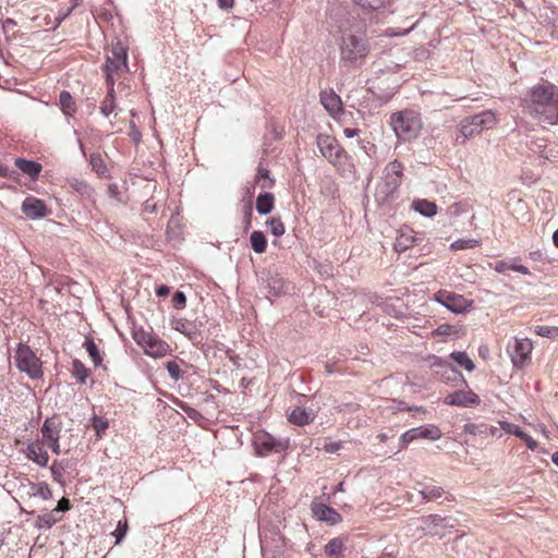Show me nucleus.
<instances>
[{"mask_svg": "<svg viewBox=\"0 0 558 558\" xmlns=\"http://www.w3.org/2000/svg\"><path fill=\"white\" fill-rule=\"evenodd\" d=\"M526 111L539 122L558 124V89L553 84L535 86L526 100Z\"/></svg>", "mask_w": 558, "mask_h": 558, "instance_id": "1", "label": "nucleus"}, {"mask_svg": "<svg viewBox=\"0 0 558 558\" xmlns=\"http://www.w3.org/2000/svg\"><path fill=\"white\" fill-rule=\"evenodd\" d=\"M340 62L345 68L361 66L369 53V44L362 33L345 32L339 41Z\"/></svg>", "mask_w": 558, "mask_h": 558, "instance_id": "2", "label": "nucleus"}, {"mask_svg": "<svg viewBox=\"0 0 558 558\" xmlns=\"http://www.w3.org/2000/svg\"><path fill=\"white\" fill-rule=\"evenodd\" d=\"M403 167L398 160L389 162L384 177L376 186L375 197L378 203H386L398 190L402 180Z\"/></svg>", "mask_w": 558, "mask_h": 558, "instance_id": "3", "label": "nucleus"}, {"mask_svg": "<svg viewBox=\"0 0 558 558\" xmlns=\"http://www.w3.org/2000/svg\"><path fill=\"white\" fill-rule=\"evenodd\" d=\"M396 135L403 141L416 138L422 130L420 116L414 111L396 112L390 118Z\"/></svg>", "mask_w": 558, "mask_h": 558, "instance_id": "4", "label": "nucleus"}, {"mask_svg": "<svg viewBox=\"0 0 558 558\" xmlns=\"http://www.w3.org/2000/svg\"><path fill=\"white\" fill-rule=\"evenodd\" d=\"M444 519L436 514L410 519L405 526V535L420 539L426 535H439L444 527Z\"/></svg>", "mask_w": 558, "mask_h": 558, "instance_id": "5", "label": "nucleus"}, {"mask_svg": "<svg viewBox=\"0 0 558 558\" xmlns=\"http://www.w3.org/2000/svg\"><path fill=\"white\" fill-rule=\"evenodd\" d=\"M496 124V114L492 110H485L463 119L459 124V131L464 138H470L484 130L493 129Z\"/></svg>", "mask_w": 558, "mask_h": 558, "instance_id": "6", "label": "nucleus"}, {"mask_svg": "<svg viewBox=\"0 0 558 558\" xmlns=\"http://www.w3.org/2000/svg\"><path fill=\"white\" fill-rule=\"evenodd\" d=\"M134 341L144 350L145 354L161 359L166 356L170 350L169 344L157 336L145 331L143 328L133 330Z\"/></svg>", "mask_w": 558, "mask_h": 558, "instance_id": "7", "label": "nucleus"}, {"mask_svg": "<svg viewBox=\"0 0 558 558\" xmlns=\"http://www.w3.org/2000/svg\"><path fill=\"white\" fill-rule=\"evenodd\" d=\"M128 69L126 48L119 40L112 43L111 48L107 53L106 60L107 82L114 83V75L119 76L120 74L126 72Z\"/></svg>", "mask_w": 558, "mask_h": 558, "instance_id": "8", "label": "nucleus"}, {"mask_svg": "<svg viewBox=\"0 0 558 558\" xmlns=\"http://www.w3.org/2000/svg\"><path fill=\"white\" fill-rule=\"evenodd\" d=\"M15 362L17 368L31 378L36 379L43 376L41 362L28 345L20 344L17 347Z\"/></svg>", "mask_w": 558, "mask_h": 558, "instance_id": "9", "label": "nucleus"}, {"mask_svg": "<svg viewBox=\"0 0 558 558\" xmlns=\"http://www.w3.org/2000/svg\"><path fill=\"white\" fill-rule=\"evenodd\" d=\"M316 143L322 155L333 166L342 168L345 165L348 156L335 137L320 134Z\"/></svg>", "mask_w": 558, "mask_h": 558, "instance_id": "10", "label": "nucleus"}, {"mask_svg": "<svg viewBox=\"0 0 558 558\" xmlns=\"http://www.w3.org/2000/svg\"><path fill=\"white\" fill-rule=\"evenodd\" d=\"M288 444V439L278 440L268 433H256L254 436V446L258 456L281 452L287 449Z\"/></svg>", "mask_w": 558, "mask_h": 558, "instance_id": "11", "label": "nucleus"}, {"mask_svg": "<svg viewBox=\"0 0 558 558\" xmlns=\"http://www.w3.org/2000/svg\"><path fill=\"white\" fill-rule=\"evenodd\" d=\"M435 300L456 314L469 311L473 304L472 301L465 299L463 295L444 290L435 294Z\"/></svg>", "mask_w": 558, "mask_h": 558, "instance_id": "12", "label": "nucleus"}, {"mask_svg": "<svg viewBox=\"0 0 558 558\" xmlns=\"http://www.w3.org/2000/svg\"><path fill=\"white\" fill-rule=\"evenodd\" d=\"M533 350V343L529 338H514L510 356L515 367H523Z\"/></svg>", "mask_w": 558, "mask_h": 558, "instance_id": "13", "label": "nucleus"}, {"mask_svg": "<svg viewBox=\"0 0 558 558\" xmlns=\"http://www.w3.org/2000/svg\"><path fill=\"white\" fill-rule=\"evenodd\" d=\"M441 430L435 425L415 427L407 430L401 436V441L407 445L415 439L424 438L429 440H438L441 437Z\"/></svg>", "mask_w": 558, "mask_h": 558, "instance_id": "14", "label": "nucleus"}, {"mask_svg": "<svg viewBox=\"0 0 558 558\" xmlns=\"http://www.w3.org/2000/svg\"><path fill=\"white\" fill-rule=\"evenodd\" d=\"M312 514L313 517L318 520L326 522L330 525H336L341 522L342 518L341 515L331 507L318 502L313 501L311 506Z\"/></svg>", "mask_w": 558, "mask_h": 558, "instance_id": "15", "label": "nucleus"}, {"mask_svg": "<svg viewBox=\"0 0 558 558\" xmlns=\"http://www.w3.org/2000/svg\"><path fill=\"white\" fill-rule=\"evenodd\" d=\"M444 401L449 405L470 407L473 404H478L480 398L471 390H459L449 393Z\"/></svg>", "mask_w": 558, "mask_h": 558, "instance_id": "16", "label": "nucleus"}, {"mask_svg": "<svg viewBox=\"0 0 558 558\" xmlns=\"http://www.w3.org/2000/svg\"><path fill=\"white\" fill-rule=\"evenodd\" d=\"M23 214L29 219L41 218L47 215V208L44 201L36 197H26L22 204Z\"/></svg>", "mask_w": 558, "mask_h": 558, "instance_id": "17", "label": "nucleus"}, {"mask_svg": "<svg viewBox=\"0 0 558 558\" xmlns=\"http://www.w3.org/2000/svg\"><path fill=\"white\" fill-rule=\"evenodd\" d=\"M320 102L330 116L336 117L342 111L341 98L333 90L320 93Z\"/></svg>", "mask_w": 558, "mask_h": 558, "instance_id": "18", "label": "nucleus"}, {"mask_svg": "<svg viewBox=\"0 0 558 558\" xmlns=\"http://www.w3.org/2000/svg\"><path fill=\"white\" fill-rule=\"evenodd\" d=\"M43 445L60 439V424L53 417L46 418L41 426Z\"/></svg>", "mask_w": 558, "mask_h": 558, "instance_id": "19", "label": "nucleus"}, {"mask_svg": "<svg viewBox=\"0 0 558 558\" xmlns=\"http://www.w3.org/2000/svg\"><path fill=\"white\" fill-rule=\"evenodd\" d=\"M45 445L33 442L27 446V458L39 466H47L49 456L44 448Z\"/></svg>", "mask_w": 558, "mask_h": 558, "instance_id": "20", "label": "nucleus"}, {"mask_svg": "<svg viewBox=\"0 0 558 558\" xmlns=\"http://www.w3.org/2000/svg\"><path fill=\"white\" fill-rule=\"evenodd\" d=\"M316 417V411L313 409L295 408L289 414V422L299 426L308 424Z\"/></svg>", "mask_w": 558, "mask_h": 558, "instance_id": "21", "label": "nucleus"}, {"mask_svg": "<svg viewBox=\"0 0 558 558\" xmlns=\"http://www.w3.org/2000/svg\"><path fill=\"white\" fill-rule=\"evenodd\" d=\"M171 326L174 330L183 333L190 340L195 341L197 339V329L196 326L184 318H173L171 320Z\"/></svg>", "mask_w": 558, "mask_h": 558, "instance_id": "22", "label": "nucleus"}, {"mask_svg": "<svg viewBox=\"0 0 558 558\" xmlns=\"http://www.w3.org/2000/svg\"><path fill=\"white\" fill-rule=\"evenodd\" d=\"M15 166L25 174L35 179L38 177L41 171V166L35 161L27 160L24 158L15 159Z\"/></svg>", "mask_w": 558, "mask_h": 558, "instance_id": "23", "label": "nucleus"}, {"mask_svg": "<svg viewBox=\"0 0 558 558\" xmlns=\"http://www.w3.org/2000/svg\"><path fill=\"white\" fill-rule=\"evenodd\" d=\"M107 84H108V87H109L108 88V94L105 97V99L102 100L101 106H100V112L104 116H106V117L111 114L116 110V108H117L114 96H113L114 83L113 82H107Z\"/></svg>", "mask_w": 558, "mask_h": 558, "instance_id": "24", "label": "nucleus"}, {"mask_svg": "<svg viewBox=\"0 0 558 558\" xmlns=\"http://www.w3.org/2000/svg\"><path fill=\"white\" fill-rule=\"evenodd\" d=\"M415 211L426 217H433L437 214V206L435 203L427 199H416L412 203Z\"/></svg>", "mask_w": 558, "mask_h": 558, "instance_id": "25", "label": "nucleus"}, {"mask_svg": "<svg viewBox=\"0 0 558 558\" xmlns=\"http://www.w3.org/2000/svg\"><path fill=\"white\" fill-rule=\"evenodd\" d=\"M275 197L271 193L260 194L256 199V210L260 215H267L274 209Z\"/></svg>", "mask_w": 558, "mask_h": 558, "instance_id": "26", "label": "nucleus"}, {"mask_svg": "<svg viewBox=\"0 0 558 558\" xmlns=\"http://www.w3.org/2000/svg\"><path fill=\"white\" fill-rule=\"evenodd\" d=\"M450 356L458 365L464 367L466 371L472 372L475 369L474 362L465 352L454 351L450 354Z\"/></svg>", "mask_w": 558, "mask_h": 558, "instance_id": "27", "label": "nucleus"}, {"mask_svg": "<svg viewBox=\"0 0 558 558\" xmlns=\"http://www.w3.org/2000/svg\"><path fill=\"white\" fill-rule=\"evenodd\" d=\"M250 241L252 244L253 250L260 254L266 251L267 241L262 231H253L250 236Z\"/></svg>", "mask_w": 558, "mask_h": 558, "instance_id": "28", "label": "nucleus"}, {"mask_svg": "<svg viewBox=\"0 0 558 558\" xmlns=\"http://www.w3.org/2000/svg\"><path fill=\"white\" fill-rule=\"evenodd\" d=\"M343 551V541L341 538H333L328 542L325 546V553L327 556L338 558Z\"/></svg>", "mask_w": 558, "mask_h": 558, "instance_id": "29", "label": "nucleus"}, {"mask_svg": "<svg viewBox=\"0 0 558 558\" xmlns=\"http://www.w3.org/2000/svg\"><path fill=\"white\" fill-rule=\"evenodd\" d=\"M267 288L272 295H279L284 291V280L282 277L275 275L267 279Z\"/></svg>", "mask_w": 558, "mask_h": 558, "instance_id": "30", "label": "nucleus"}, {"mask_svg": "<svg viewBox=\"0 0 558 558\" xmlns=\"http://www.w3.org/2000/svg\"><path fill=\"white\" fill-rule=\"evenodd\" d=\"M59 102L65 114L71 116L75 112V104L69 92H62L60 94Z\"/></svg>", "mask_w": 558, "mask_h": 558, "instance_id": "31", "label": "nucleus"}, {"mask_svg": "<svg viewBox=\"0 0 558 558\" xmlns=\"http://www.w3.org/2000/svg\"><path fill=\"white\" fill-rule=\"evenodd\" d=\"M460 331H461V328L459 326L442 324V325L438 326V328H436L433 331V335L441 336V337H449V336L458 337L460 335Z\"/></svg>", "mask_w": 558, "mask_h": 558, "instance_id": "32", "label": "nucleus"}, {"mask_svg": "<svg viewBox=\"0 0 558 558\" xmlns=\"http://www.w3.org/2000/svg\"><path fill=\"white\" fill-rule=\"evenodd\" d=\"M72 374L73 376L80 381V384H85L87 377H88V371L85 367V365L78 361L75 360L72 363Z\"/></svg>", "mask_w": 558, "mask_h": 558, "instance_id": "33", "label": "nucleus"}, {"mask_svg": "<svg viewBox=\"0 0 558 558\" xmlns=\"http://www.w3.org/2000/svg\"><path fill=\"white\" fill-rule=\"evenodd\" d=\"M481 241L477 239H459L451 243V250L460 251V250H470L478 246Z\"/></svg>", "mask_w": 558, "mask_h": 558, "instance_id": "34", "label": "nucleus"}, {"mask_svg": "<svg viewBox=\"0 0 558 558\" xmlns=\"http://www.w3.org/2000/svg\"><path fill=\"white\" fill-rule=\"evenodd\" d=\"M256 183L262 189H271L274 185V180L269 178V172L266 169L258 168V172L256 175Z\"/></svg>", "mask_w": 558, "mask_h": 558, "instance_id": "35", "label": "nucleus"}, {"mask_svg": "<svg viewBox=\"0 0 558 558\" xmlns=\"http://www.w3.org/2000/svg\"><path fill=\"white\" fill-rule=\"evenodd\" d=\"M166 368L170 375V377L178 381L184 377V372L182 371L180 364L175 361L167 362Z\"/></svg>", "mask_w": 558, "mask_h": 558, "instance_id": "36", "label": "nucleus"}, {"mask_svg": "<svg viewBox=\"0 0 558 558\" xmlns=\"http://www.w3.org/2000/svg\"><path fill=\"white\" fill-rule=\"evenodd\" d=\"M86 351L88 352V355L90 356L92 361L96 366H99L102 362V359L100 356V353L98 351L97 345L93 340H87L85 342Z\"/></svg>", "mask_w": 558, "mask_h": 558, "instance_id": "37", "label": "nucleus"}, {"mask_svg": "<svg viewBox=\"0 0 558 558\" xmlns=\"http://www.w3.org/2000/svg\"><path fill=\"white\" fill-rule=\"evenodd\" d=\"M422 497L426 500H435L442 495V489L437 486H427L420 490Z\"/></svg>", "mask_w": 558, "mask_h": 558, "instance_id": "38", "label": "nucleus"}, {"mask_svg": "<svg viewBox=\"0 0 558 558\" xmlns=\"http://www.w3.org/2000/svg\"><path fill=\"white\" fill-rule=\"evenodd\" d=\"M267 226H268L270 232L276 236L282 235L286 231L284 225L280 218L274 217V218L269 219L267 221Z\"/></svg>", "mask_w": 558, "mask_h": 558, "instance_id": "39", "label": "nucleus"}, {"mask_svg": "<svg viewBox=\"0 0 558 558\" xmlns=\"http://www.w3.org/2000/svg\"><path fill=\"white\" fill-rule=\"evenodd\" d=\"M129 530L126 519L120 520L117 524L116 530L112 532V535L116 537V545L120 544L123 537L126 535Z\"/></svg>", "mask_w": 558, "mask_h": 558, "instance_id": "40", "label": "nucleus"}, {"mask_svg": "<svg viewBox=\"0 0 558 558\" xmlns=\"http://www.w3.org/2000/svg\"><path fill=\"white\" fill-rule=\"evenodd\" d=\"M535 333L541 337L554 339L558 337V327L537 326L535 328Z\"/></svg>", "mask_w": 558, "mask_h": 558, "instance_id": "41", "label": "nucleus"}, {"mask_svg": "<svg viewBox=\"0 0 558 558\" xmlns=\"http://www.w3.org/2000/svg\"><path fill=\"white\" fill-rule=\"evenodd\" d=\"M50 472H51L52 478L56 482L62 483L63 472H64L63 462L62 461H53L52 465L50 466Z\"/></svg>", "mask_w": 558, "mask_h": 558, "instance_id": "42", "label": "nucleus"}, {"mask_svg": "<svg viewBox=\"0 0 558 558\" xmlns=\"http://www.w3.org/2000/svg\"><path fill=\"white\" fill-rule=\"evenodd\" d=\"M108 427V421L98 416L93 417V428L98 437H101V435L107 430Z\"/></svg>", "mask_w": 558, "mask_h": 558, "instance_id": "43", "label": "nucleus"}, {"mask_svg": "<svg viewBox=\"0 0 558 558\" xmlns=\"http://www.w3.org/2000/svg\"><path fill=\"white\" fill-rule=\"evenodd\" d=\"M90 165L98 174H105L107 172L104 160L99 155H93L90 157Z\"/></svg>", "mask_w": 558, "mask_h": 558, "instance_id": "44", "label": "nucleus"}, {"mask_svg": "<svg viewBox=\"0 0 558 558\" xmlns=\"http://www.w3.org/2000/svg\"><path fill=\"white\" fill-rule=\"evenodd\" d=\"M35 495L43 499H50L52 497V492L46 483H40L36 486Z\"/></svg>", "mask_w": 558, "mask_h": 558, "instance_id": "45", "label": "nucleus"}, {"mask_svg": "<svg viewBox=\"0 0 558 558\" xmlns=\"http://www.w3.org/2000/svg\"><path fill=\"white\" fill-rule=\"evenodd\" d=\"M499 425L507 434H511L517 437L520 435L522 430L518 425L509 423L507 421H500Z\"/></svg>", "mask_w": 558, "mask_h": 558, "instance_id": "46", "label": "nucleus"}, {"mask_svg": "<svg viewBox=\"0 0 558 558\" xmlns=\"http://www.w3.org/2000/svg\"><path fill=\"white\" fill-rule=\"evenodd\" d=\"M359 5L367 9H378L384 5L386 0H354Z\"/></svg>", "mask_w": 558, "mask_h": 558, "instance_id": "47", "label": "nucleus"}, {"mask_svg": "<svg viewBox=\"0 0 558 558\" xmlns=\"http://www.w3.org/2000/svg\"><path fill=\"white\" fill-rule=\"evenodd\" d=\"M518 437L525 442L529 449L535 450L537 448V441H535L530 435H527L523 430H521Z\"/></svg>", "mask_w": 558, "mask_h": 558, "instance_id": "48", "label": "nucleus"}, {"mask_svg": "<svg viewBox=\"0 0 558 558\" xmlns=\"http://www.w3.org/2000/svg\"><path fill=\"white\" fill-rule=\"evenodd\" d=\"M342 448V444L340 441H325L324 450L329 453H335Z\"/></svg>", "mask_w": 558, "mask_h": 558, "instance_id": "49", "label": "nucleus"}, {"mask_svg": "<svg viewBox=\"0 0 558 558\" xmlns=\"http://www.w3.org/2000/svg\"><path fill=\"white\" fill-rule=\"evenodd\" d=\"M465 433L475 435L478 433H484V425H476V424H466L464 426Z\"/></svg>", "mask_w": 558, "mask_h": 558, "instance_id": "50", "label": "nucleus"}, {"mask_svg": "<svg viewBox=\"0 0 558 558\" xmlns=\"http://www.w3.org/2000/svg\"><path fill=\"white\" fill-rule=\"evenodd\" d=\"M173 302L177 306L179 307H183L185 305V302H186V298L184 295V293L182 292H177L174 295H173Z\"/></svg>", "mask_w": 558, "mask_h": 558, "instance_id": "51", "label": "nucleus"}, {"mask_svg": "<svg viewBox=\"0 0 558 558\" xmlns=\"http://www.w3.org/2000/svg\"><path fill=\"white\" fill-rule=\"evenodd\" d=\"M432 363H430V366L432 367H448L447 363L440 359V357H437V356H432Z\"/></svg>", "mask_w": 558, "mask_h": 558, "instance_id": "52", "label": "nucleus"}, {"mask_svg": "<svg viewBox=\"0 0 558 558\" xmlns=\"http://www.w3.org/2000/svg\"><path fill=\"white\" fill-rule=\"evenodd\" d=\"M130 136L132 137V140L135 142V143H138L140 140H141V133L140 131L135 128L134 123H131V132H130Z\"/></svg>", "mask_w": 558, "mask_h": 558, "instance_id": "53", "label": "nucleus"}, {"mask_svg": "<svg viewBox=\"0 0 558 558\" xmlns=\"http://www.w3.org/2000/svg\"><path fill=\"white\" fill-rule=\"evenodd\" d=\"M508 269H511V265L507 264L506 262H498L495 267V270L498 272H505Z\"/></svg>", "mask_w": 558, "mask_h": 558, "instance_id": "54", "label": "nucleus"}, {"mask_svg": "<svg viewBox=\"0 0 558 558\" xmlns=\"http://www.w3.org/2000/svg\"><path fill=\"white\" fill-rule=\"evenodd\" d=\"M511 269L514 270V271H518L522 275H529L530 271L527 269V267H525L524 265H511Z\"/></svg>", "mask_w": 558, "mask_h": 558, "instance_id": "55", "label": "nucleus"}, {"mask_svg": "<svg viewBox=\"0 0 558 558\" xmlns=\"http://www.w3.org/2000/svg\"><path fill=\"white\" fill-rule=\"evenodd\" d=\"M46 446L49 447L53 453H56V454L61 453V448H60L59 441H53V442L47 444Z\"/></svg>", "mask_w": 558, "mask_h": 558, "instance_id": "56", "label": "nucleus"}, {"mask_svg": "<svg viewBox=\"0 0 558 558\" xmlns=\"http://www.w3.org/2000/svg\"><path fill=\"white\" fill-rule=\"evenodd\" d=\"M70 507V502L68 499L65 498H62L59 502H58V507H57V510H68Z\"/></svg>", "mask_w": 558, "mask_h": 558, "instance_id": "57", "label": "nucleus"}, {"mask_svg": "<svg viewBox=\"0 0 558 558\" xmlns=\"http://www.w3.org/2000/svg\"><path fill=\"white\" fill-rule=\"evenodd\" d=\"M343 134L345 137L352 138L359 134V130L357 129H344Z\"/></svg>", "mask_w": 558, "mask_h": 558, "instance_id": "58", "label": "nucleus"}, {"mask_svg": "<svg viewBox=\"0 0 558 558\" xmlns=\"http://www.w3.org/2000/svg\"><path fill=\"white\" fill-rule=\"evenodd\" d=\"M221 9H229L233 7V0H217Z\"/></svg>", "mask_w": 558, "mask_h": 558, "instance_id": "59", "label": "nucleus"}, {"mask_svg": "<svg viewBox=\"0 0 558 558\" xmlns=\"http://www.w3.org/2000/svg\"><path fill=\"white\" fill-rule=\"evenodd\" d=\"M169 291H170V290H169V288H168L167 286H161V287H159V288L157 289V291H156V292H157V295H159V296H166V295H168V294H169Z\"/></svg>", "mask_w": 558, "mask_h": 558, "instance_id": "60", "label": "nucleus"}, {"mask_svg": "<svg viewBox=\"0 0 558 558\" xmlns=\"http://www.w3.org/2000/svg\"><path fill=\"white\" fill-rule=\"evenodd\" d=\"M408 241L409 239H405V241H402V239H398L397 243H396V247L397 248H400V250H405L408 248Z\"/></svg>", "mask_w": 558, "mask_h": 558, "instance_id": "61", "label": "nucleus"}, {"mask_svg": "<svg viewBox=\"0 0 558 558\" xmlns=\"http://www.w3.org/2000/svg\"><path fill=\"white\" fill-rule=\"evenodd\" d=\"M40 521L45 522V525L47 527H50L53 523V520L50 518V515L48 517H43V518H39Z\"/></svg>", "mask_w": 558, "mask_h": 558, "instance_id": "62", "label": "nucleus"}, {"mask_svg": "<svg viewBox=\"0 0 558 558\" xmlns=\"http://www.w3.org/2000/svg\"><path fill=\"white\" fill-rule=\"evenodd\" d=\"M487 432H488L490 435H493V436H494V435H497V432H498V430H497V428H496V427H494V426H489V427H488V426L484 425V433H487Z\"/></svg>", "mask_w": 558, "mask_h": 558, "instance_id": "63", "label": "nucleus"}, {"mask_svg": "<svg viewBox=\"0 0 558 558\" xmlns=\"http://www.w3.org/2000/svg\"><path fill=\"white\" fill-rule=\"evenodd\" d=\"M554 244L558 247V229L553 234Z\"/></svg>", "mask_w": 558, "mask_h": 558, "instance_id": "64", "label": "nucleus"}]
</instances>
